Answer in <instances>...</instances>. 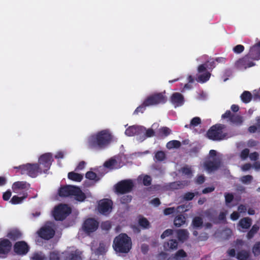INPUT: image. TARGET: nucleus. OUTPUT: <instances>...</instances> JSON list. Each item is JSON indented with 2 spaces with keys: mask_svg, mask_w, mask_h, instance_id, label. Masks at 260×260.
Segmentation results:
<instances>
[{
  "mask_svg": "<svg viewBox=\"0 0 260 260\" xmlns=\"http://www.w3.org/2000/svg\"><path fill=\"white\" fill-rule=\"evenodd\" d=\"M252 179L253 177L251 175H247L242 177L241 181L244 184H249L252 181Z\"/></svg>",
  "mask_w": 260,
  "mask_h": 260,
  "instance_id": "obj_49",
  "label": "nucleus"
},
{
  "mask_svg": "<svg viewBox=\"0 0 260 260\" xmlns=\"http://www.w3.org/2000/svg\"><path fill=\"white\" fill-rule=\"evenodd\" d=\"M211 76V74L209 72H206L203 74H201L198 77V81L202 83L207 82L209 80Z\"/></svg>",
  "mask_w": 260,
  "mask_h": 260,
  "instance_id": "obj_38",
  "label": "nucleus"
},
{
  "mask_svg": "<svg viewBox=\"0 0 260 260\" xmlns=\"http://www.w3.org/2000/svg\"><path fill=\"white\" fill-rule=\"evenodd\" d=\"M53 159L51 153H46L40 157L39 162L40 165H42L44 168V172H47L51 165Z\"/></svg>",
  "mask_w": 260,
  "mask_h": 260,
  "instance_id": "obj_11",
  "label": "nucleus"
},
{
  "mask_svg": "<svg viewBox=\"0 0 260 260\" xmlns=\"http://www.w3.org/2000/svg\"><path fill=\"white\" fill-rule=\"evenodd\" d=\"M46 256L41 252H36L33 254L31 260H46Z\"/></svg>",
  "mask_w": 260,
  "mask_h": 260,
  "instance_id": "obj_44",
  "label": "nucleus"
},
{
  "mask_svg": "<svg viewBox=\"0 0 260 260\" xmlns=\"http://www.w3.org/2000/svg\"><path fill=\"white\" fill-rule=\"evenodd\" d=\"M29 184L24 181H17L13 183L12 189L15 192H18V190L26 189Z\"/></svg>",
  "mask_w": 260,
  "mask_h": 260,
  "instance_id": "obj_25",
  "label": "nucleus"
},
{
  "mask_svg": "<svg viewBox=\"0 0 260 260\" xmlns=\"http://www.w3.org/2000/svg\"><path fill=\"white\" fill-rule=\"evenodd\" d=\"M106 252L105 245L103 243H100L99 247L95 250V253L96 255H103Z\"/></svg>",
  "mask_w": 260,
  "mask_h": 260,
  "instance_id": "obj_41",
  "label": "nucleus"
},
{
  "mask_svg": "<svg viewBox=\"0 0 260 260\" xmlns=\"http://www.w3.org/2000/svg\"><path fill=\"white\" fill-rule=\"evenodd\" d=\"M99 222L93 218H88L84 220L82 225L83 231L88 235L93 233L98 229Z\"/></svg>",
  "mask_w": 260,
  "mask_h": 260,
  "instance_id": "obj_7",
  "label": "nucleus"
},
{
  "mask_svg": "<svg viewBox=\"0 0 260 260\" xmlns=\"http://www.w3.org/2000/svg\"><path fill=\"white\" fill-rule=\"evenodd\" d=\"M12 244L9 240L3 239L0 241V254H7L12 248Z\"/></svg>",
  "mask_w": 260,
  "mask_h": 260,
  "instance_id": "obj_19",
  "label": "nucleus"
},
{
  "mask_svg": "<svg viewBox=\"0 0 260 260\" xmlns=\"http://www.w3.org/2000/svg\"><path fill=\"white\" fill-rule=\"evenodd\" d=\"M112 138L109 129H103L89 136L87 138V145L91 149L102 150L111 143Z\"/></svg>",
  "mask_w": 260,
  "mask_h": 260,
  "instance_id": "obj_1",
  "label": "nucleus"
},
{
  "mask_svg": "<svg viewBox=\"0 0 260 260\" xmlns=\"http://www.w3.org/2000/svg\"><path fill=\"white\" fill-rule=\"evenodd\" d=\"M175 211L174 207H169L164 210V214L165 215H169L174 213Z\"/></svg>",
  "mask_w": 260,
  "mask_h": 260,
  "instance_id": "obj_56",
  "label": "nucleus"
},
{
  "mask_svg": "<svg viewBox=\"0 0 260 260\" xmlns=\"http://www.w3.org/2000/svg\"><path fill=\"white\" fill-rule=\"evenodd\" d=\"M68 177L69 179L76 182L81 181L83 178L82 175L74 172H69Z\"/></svg>",
  "mask_w": 260,
  "mask_h": 260,
  "instance_id": "obj_31",
  "label": "nucleus"
},
{
  "mask_svg": "<svg viewBox=\"0 0 260 260\" xmlns=\"http://www.w3.org/2000/svg\"><path fill=\"white\" fill-rule=\"evenodd\" d=\"M166 158V154L165 152L162 151H158L155 154L154 160L156 161H162Z\"/></svg>",
  "mask_w": 260,
  "mask_h": 260,
  "instance_id": "obj_36",
  "label": "nucleus"
},
{
  "mask_svg": "<svg viewBox=\"0 0 260 260\" xmlns=\"http://www.w3.org/2000/svg\"><path fill=\"white\" fill-rule=\"evenodd\" d=\"M72 212L71 208L66 204H60L55 207L53 211V216L56 220L62 221Z\"/></svg>",
  "mask_w": 260,
  "mask_h": 260,
  "instance_id": "obj_5",
  "label": "nucleus"
},
{
  "mask_svg": "<svg viewBox=\"0 0 260 260\" xmlns=\"http://www.w3.org/2000/svg\"><path fill=\"white\" fill-rule=\"evenodd\" d=\"M116 163L115 159L111 158L104 163V166L107 168L112 169Z\"/></svg>",
  "mask_w": 260,
  "mask_h": 260,
  "instance_id": "obj_45",
  "label": "nucleus"
},
{
  "mask_svg": "<svg viewBox=\"0 0 260 260\" xmlns=\"http://www.w3.org/2000/svg\"><path fill=\"white\" fill-rule=\"evenodd\" d=\"M250 252L245 250H241L236 254V258L238 260H250Z\"/></svg>",
  "mask_w": 260,
  "mask_h": 260,
  "instance_id": "obj_28",
  "label": "nucleus"
},
{
  "mask_svg": "<svg viewBox=\"0 0 260 260\" xmlns=\"http://www.w3.org/2000/svg\"><path fill=\"white\" fill-rule=\"evenodd\" d=\"M205 180V177L201 175L197 177L196 182L198 184H202L204 182Z\"/></svg>",
  "mask_w": 260,
  "mask_h": 260,
  "instance_id": "obj_64",
  "label": "nucleus"
},
{
  "mask_svg": "<svg viewBox=\"0 0 260 260\" xmlns=\"http://www.w3.org/2000/svg\"><path fill=\"white\" fill-rule=\"evenodd\" d=\"M182 172L183 174L190 176L192 175V171L190 168L187 167H184L182 168Z\"/></svg>",
  "mask_w": 260,
  "mask_h": 260,
  "instance_id": "obj_59",
  "label": "nucleus"
},
{
  "mask_svg": "<svg viewBox=\"0 0 260 260\" xmlns=\"http://www.w3.org/2000/svg\"><path fill=\"white\" fill-rule=\"evenodd\" d=\"M165 94V92L152 94L148 96L144 101L148 107L165 104L167 101V98Z\"/></svg>",
  "mask_w": 260,
  "mask_h": 260,
  "instance_id": "obj_6",
  "label": "nucleus"
},
{
  "mask_svg": "<svg viewBox=\"0 0 260 260\" xmlns=\"http://www.w3.org/2000/svg\"><path fill=\"white\" fill-rule=\"evenodd\" d=\"M173 230L171 229H167L165 230L162 234L161 235V238L164 239L167 237H168L173 234Z\"/></svg>",
  "mask_w": 260,
  "mask_h": 260,
  "instance_id": "obj_57",
  "label": "nucleus"
},
{
  "mask_svg": "<svg viewBox=\"0 0 260 260\" xmlns=\"http://www.w3.org/2000/svg\"><path fill=\"white\" fill-rule=\"evenodd\" d=\"M176 260H181V258H184L187 256L186 253L183 250H179L174 256Z\"/></svg>",
  "mask_w": 260,
  "mask_h": 260,
  "instance_id": "obj_43",
  "label": "nucleus"
},
{
  "mask_svg": "<svg viewBox=\"0 0 260 260\" xmlns=\"http://www.w3.org/2000/svg\"><path fill=\"white\" fill-rule=\"evenodd\" d=\"M249 155V150L248 148L243 149L240 153V157L242 159H246Z\"/></svg>",
  "mask_w": 260,
  "mask_h": 260,
  "instance_id": "obj_54",
  "label": "nucleus"
},
{
  "mask_svg": "<svg viewBox=\"0 0 260 260\" xmlns=\"http://www.w3.org/2000/svg\"><path fill=\"white\" fill-rule=\"evenodd\" d=\"M206 65L207 68L210 70H212L213 68L215 67V60H212L211 61H208L206 62Z\"/></svg>",
  "mask_w": 260,
  "mask_h": 260,
  "instance_id": "obj_63",
  "label": "nucleus"
},
{
  "mask_svg": "<svg viewBox=\"0 0 260 260\" xmlns=\"http://www.w3.org/2000/svg\"><path fill=\"white\" fill-rule=\"evenodd\" d=\"M170 101L175 107L182 106L184 102V97L179 92H175L171 96Z\"/></svg>",
  "mask_w": 260,
  "mask_h": 260,
  "instance_id": "obj_20",
  "label": "nucleus"
},
{
  "mask_svg": "<svg viewBox=\"0 0 260 260\" xmlns=\"http://www.w3.org/2000/svg\"><path fill=\"white\" fill-rule=\"evenodd\" d=\"M85 177L89 180L95 181H98L100 180V178L97 176L96 174L92 171L87 172L85 174Z\"/></svg>",
  "mask_w": 260,
  "mask_h": 260,
  "instance_id": "obj_40",
  "label": "nucleus"
},
{
  "mask_svg": "<svg viewBox=\"0 0 260 260\" xmlns=\"http://www.w3.org/2000/svg\"><path fill=\"white\" fill-rule=\"evenodd\" d=\"M81 254L78 250L71 251L67 253L65 260H82Z\"/></svg>",
  "mask_w": 260,
  "mask_h": 260,
  "instance_id": "obj_22",
  "label": "nucleus"
},
{
  "mask_svg": "<svg viewBox=\"0 0 260 260\" xmlns=\"http://www.w3.org/2000/svg\"><path fill=\"white\" fill-rule=\"evenodd\" d=\"M254 60L260 59V42L251 46L247 53Z\"/></svg>",
  "mask_w": 260,
  "mask_h": 260,
  "instance_id": "obj_17",
  "label": "nucleus"
},
{
  "mask_svg": "<svg viewBox=\"0 0 260 260\" xmlns=\"http://www.w3.org/2000/svg\"><path fill=\"white\" fill-rule=\"evenodd\" d=\"M195 194L192 192H187L183 196V199L185 201H190L194 197Z\"/></svg>",
  "mask_w": 260,
  "mask_h": 260,
  "instance_id": "obj_55",
  "label": "nucleus"
},
{
  "mask_svg": "<svg viewBox=\"0 0 260 260\" xmlns=\"http://www.w3.org/2000/svg\"><path fill=\"white\" fill-rule=\"evenodd\" d=\"M169 187L172 189H178L181 188V184L177 182H174L170 184Z\"/></svg>",
  "mask_w": 260,
  "mask_h": 260,
  "instance_id": "obj_60",
  "label": "nucleus"
},
{
  "mask_svg": "<svg viewBox=\"0 0 260 260\" xmlns=\"http://www.w3.org/2000/svg\"><path fill=\"white\" fill-rule=\"evenodd\" d=\"M14 251L17 254L24 255L29 251V247L25 241H18L14 245Z\"/></svg>",
  "mask_w": 260,
  "mask_h": 260,
  "instance_id": "obj_15",
  "label": "nucleus"
},
{
  "mask_svg": "<svg viewBox=\"0 0 260 260\" xmlns=\"http://www.w3.org/2000/svg\"><path fill=\"white\" fill-rule=\"evenodd\" d=\"M220 161L219 159L215 158L214 160H208L204 162V167L207 171L211 173L217 170L220 167Z\"/></svg>",
  "mask_w": 260,
  "mask_h": 260,
  "instance_id": "obj_16",
  "label": "nucleus"
},
{
  "mask_svg": "<svg viewBox=\"0 0 260 260\" xmlns=\"http://www.w3.org/2000/svg\"><path fill=\"white\" fill-rule=\"evenodd\" d=\"M132 246L131 238L126 234L121 233L113 240V247L117 252L127 253L131 250Z\"/></svg>",
  "mask_w": 260,
  "mask_h": 260,
  "instance_id": "obj_2",
  "label": "nucleus"
},
{
  "mask_svg": "<svg viewBox=\"0 0 260 260\" xmlns=\"http://www.w3.org/2000/svg\"><path fill=\"white\" fill-rule=\"evenodd\" d=\"M225 126L216 124L212 126L207 132V137L213 141H221L226 138L227 134L223 133Z\"/></svg>",
  "mask_w": 260,
  "mask_h": 260,
  "instance_id": "obj_3",
  "label": "nucleus"
},
{
  "mask_svg": "<svg viewBox=\"0 0 260 260\" xmlns=\"http://www.w3.org/2000/svg\"><path fill=\"white\" fill-rule=\"evenodd\" d=\"M203 218L200 216L194 217L192 221V225L194 228L198 229L203 226Z\"/></svg>",
  "mask_w": 260,
  "mask_h": 260,
  "instance_id": "obj_33",
  "label": "nucleus"
},
{
  "mask_svg": "<svg viewBox=\"0 0 260 260\" xmlns=\"http://www.w3.org/2000/svg\"><path fill=\"white\" fill-rule=\"evenodd\" d=\"M225 202L226 205L231 203L234 200V195L232 193H225Z\"/></svg>",
  "mask_w": 260,
  "mask_h": 260,
  "instance_id": "obj_50",
  "label": "nucleus"
},
{
  "mask_svg": "<svg viewBox=\"0 0 260 260\" xmlns=\"http://www.w3.org/2000/svg\"><path fill=\"white\" fill-rule=\"evenodd\" d=\"M252 252L255 256L260 255V242H257L254 245Z\"/></svg>",
  "mask_w": 260,
  "mask_h": 260,
  "instance_id": "obj_48",
  "label": "nucleus"
},
{
  "mask_svg": "<svg viewBox=\"0 0 260 260\" xmlns=\"http://www.w3.org/2000/svg\"><path fill=\"white\" fill-rule=\"evenodd\" d=\"M139 224L144 229H148L149 227L150 223L147 218L142 217L139 219Z\"/></svg>",
  "mask_w": 260,
  "mask_h": 260,
  "instance_id": "obj_42",
  "label": "nucleus"
},
{
  "mask_svg": "<svg viewBox=\"0 0 260 260\" xmlns=\"http://www.w3.org/2000/svg\"><path fill=\"white\" fill-rule=\"evenodd\" d=\"M22 233L20 231L16 229L10 230L7 235V237L12 241H16L21 238Z\"/></svg>",
  "mask_w": 260,
  "mask_h": 260,
  "instance_id": "obj_24",
  "label": "nucleus"
},
{
  "mask_svg": "<svg viewBox=\"0 0 260 260\" xmlns=\"http://www.w3.org/2000/svg\"><path fill=\"white\" fill-rule=\"evenodd\" d=\"M27 197V193L25 192L23 193L22 197H19L16 195L14 196L11 199L10 202L13 205L19 204Z\"/></svg>",
  "mask_w": 260,
  "mask_h": 260,
  "instance_id": "obj_30",
  "label": "nucleus"
},
{
  "mask_svg": "<svg viewBox=\"0 0 260 260\" xmlns=\"http://www.w3.org/2000/svg\"><path fill=\"white\" fill-rule=\"evenodd\" d=\"M171 133V130L168 127L164 126L159 129V135L166 137Z\"/></svg>",
  "mask_w": 260,
  "mask_h": 260,
  "instance_id": "obj_37",
  "label": "nucleus"
},
{
  "mask_svg": "<svg viewBox=\"0 0 260 260\" xmlns=\"http://www.w3.org/2000/svg\"><path fill=\"white\" fill-rule=\"evenodd\" d=\"M38 234L40 237L45 240H49L53 237L55 231L50 226L45 225L42 227L38 231Z\"/></svg>",
  "mask_w": 260,
  "mask_h": 260,
  "instance_id": "obj_12",
  "label": "nucleus"
},
{
  "mask_svg": "<svg viewBox=\"0 0 260 260\" xmlns=\"http://www.w3.org/2000/svg\"><path fill=\"white\" fill-rule=\"evenodd\" d=\"M233 51L237 54H240L244 50V47L242 45H237L233 48Z\"/></svg>",
  "mask_w": 260,
  "mask_h": 260,
  "instance_id": "obj_53",
  "label": "nucleus"
},
{
  "mask_svg": "<svg viewBox=\"0 0 260 260\" xmlns=\"http://www.w3.org/2000/svg\"><path fill=\"white\" fill-rule=\"evenodd\" d=\"M178 243L175 239H171L164 243V248L165 250H174L178 248Z\"/></svg>",
  "mask_w": 260,
  "mask_h": 260,
  "instance_id": "obj_23",
  "label": "nucleus"
},
{
  "mask_svg": "<svg viewBox=\"0 0 260 260\" xmlns=\"http://www.w3.org/2000/svg\"><path fill=\"white\" fill-rule=\"evenodd\" d=\"M259 229V226L258 225H257V224H254L247 234V239H252L254 236V235L258 231Z\"/></svg>",
  "mask_w": 260,
  "mask_h": 260,
  "instance_id": "obj_34",
  "label": "nucleus"
},
{
  "mask_svg": "<svg viewBox=\"0 0 260 260\" xmlns=\"http://www.w3.org/2000/svg\"><path fill=\"white\" fill-rule=\"evenodd\" d=\"M134 187L131 180H124L117 183L115 185L116 191L120 194L130 192Z\"/></svg>",
  "mask_w": 260,
  "mask_h": 260,
  "instance_id": "obj_8",
  "label": "nucleus"
},
{
  "mask_svg": "<svg viewBox=\"0 0 260 260\" xmlns=\"http://www.w3.org/2000/svg\"><path fill=\"white\" fill-rule=\"evenodd\" d=\"M181 145V142L178 140H172L167 144V147L168 149L178 148Z\"/></svg>",
  "mask_w": 260,
  "mask_h": 260,
  "instance_id": "obj_35",
  "label": "nucleus"
},
{
  "mask_svg": "<svg viewBox=\"0 0 260 260\" xmlns=\"http://www.w3.org/2000/svg\"><path fill=\"white\" fill-rule=\"evenodd\" d=\"M152 178L148 175H145L143 177V184L144 186H148L151 184Z\"/></svg>",
  "mask_w": 260,
  "mask_h": 260,
  "instance_id": "obj_46",
  "label": "nucleus"
},
{
  "mask_svg": "<svg viewBox=\"0 0 260 260\" xmlns=\"http://www.w3.org/2000/svg\"><path fill=\"white\" fill-rule=\"evenodd\" d=\"M177 236L179 241L183 242L188 238V232L186 229H180L177 231Z\"/></svg>",
  "mask_w": 260,
  "mask_h": 260,
  "instance_id": "obj_26",
  "label": "nucleus"
},
{
  "mask_svg": "<svg viewBox=\"0 0 260 260\" xmlns=\"http://www.w3.org/2000/svg\"><path fill=\"white\" fill-rule=\"evenodd\" d=\"M201 123V119L199 117H195L193 118L190 123V126H197Z\"/></svg>",
  "mask_w": 260,
  "mask_h": 260,
  "instance_id": "obj_52",
  "label": "nucleus"
},
{
  "mask_svg": "<svg viewBox=\"0 0 260 260\" xmlns=\"http://www.w3.org/2000/svg\"><path fill=\"white\" fill-rule=\"evenodd\" d=\"M253 60H254L251 59L250 56L247 54L243 57L236 61L235 66L236 68L240 70L246 69L255 65Z\"/></svg>",
  "mask_w": 260,
  "mask_h": 260,
  "instance_id": "obj_9",
  "label": "nucleus"
},
{
  "mask_svg": "<svg viewBox=\"0 0 260 260\" xmlns=\"http://www.w3.org/2000/svg\"><path fill=\"white\" fill-rule=\"evenodd\" d=\"M102 228L104 230L108 231L111 228V224L109 221H106L102 223Z\"/></svg>",
  "mask_w": 260,
  "mask_h": 260,
  "instance_id": "obj_61",
  "label": "nucleus"
},
{
  "mask_svg": "<svg viewBox=\"0 0 260 260\" xmlns=\"http://www.w3.org/2000/svg\"><path fill=\"white\" fill-rule=\"evenodd\" d=\"M50 260H59V254L56 252H50L49 255Z\"/></svg>",
  "mask_w": 260,
  "mask_h": 260,
  "instance_id": "obj_58",
  "label": "nucleus"
},
{
  "mask_svg": "<svg viewBox=\"0 0 260 260\" xmlns=\"http://www.w3.org/2000/svg\"><path fill=\"white\" fill-rule=\"evenodd\" d=\"M113 206L112 201L108 199L100 200L98 203V210L103 215H108L112 211Z\"/></svg>",
  "mask_w": 260,
  "mask_h": 260,
  "instance_id": "obj_10",
  "label": "nucleus"
},
{
  "mask_svg": "<svg viewBox=\"0 0 260 260\" xmlns=\"http://www.w3.org/2000/svg\"><path fill=\"white\" fill-rule=\"evenodd\" d=\"M72 196H74L75 199L78 202H83L86 197L85 194L78 186H76Z\"/></svg>",
  "mask_w": 260,
  "mask_h": 260,
  "instance_id": "obj_21",
  "label": "nucleus"
},
{
  "mask_svg": "<svg viewBox=\"0 0 260 260\" xmlns=\"http://www.w3.org/2000/svg\"><path fill=\"white\" fill-rule=\"evenodd\" d=\"M154 134L155 132L153 129L148 128V129H146V131H145L144 133L142 135H144L143 138L144 139H145L146 138H150L154 136Z\"/></svg>",
  "mask_w": 260,
  "mask_h": 260,
  "instance_id": "obj_47",
  "label": "nucleus"
},
{
  "mask_svg": "<svg viewBox=\"0 0 260 260\" xmlns=\"http://www.w3.org/2000/svg\"><path fill=\"white\" fill-rule=\"evenodd\" d=\"M242 101L244 103H248L252 100V94L248 91H244L240 96Z\"/></svg>",
  "mask_w": 260,
  "mask_h": 260,
  "instance_id": "obj_32",
  "label": "nucleus"
},
{
  "mask_svg": "<svg viewBox=\"0 0 260 260\" xmlns=\"http://www.w3.org/2000/svg\"><path fill=\"white\" fill-rule=\"evenodd\" d=\"M222 118H228L229 121L237 125H241L243 122V118L239 115L232 113L230 110H227L222 115Z\"/></svg>",
  "mask_w": 260,
  "mask_h": 260,
  "instance_id": "obj_13",
  "label": "nucleus"
},
{
  "mask_svg": "<svg viewBox=\"0 0 260 260\" xmlns=\"http://www.w3.org/2000/svg\"><path fill=\"white\" fill-rule=\"evenodd\" d=\"M76 186L65 185L60 187L58 195L61 197L72 196Z\"/></svg>",
  "mask_w": 260,
  "mask_h": 260,
  "instance_id": "obj_18",
  "label": "nucleus"
},
{
  "mask_svg": "<svg viewBox=\"0 0 260 260\" xmlns=\"http://www.w3.org/2000/svg\"><path fill=\"white\" fill-rule=\"evenodd\" d=\"M11 194L12 193L10 190H7V191L5 192L3 195V200L4 201H8L10 199Z\"/></svg>",
  "mask_w": 260,
  "mask_h": 260,
  "instance_id": "obj_62",
  "label": "nucleus"
},
{
  "mask_svg": "<svg viewBox=\"0 0 260 260\" xmlns=\"http://www.w3.org/2000/svg\"><path fill=\"white\" fill-rule=\"evenodd\" d=\"M252 224V220L249 217H244L241 219L238 225L242 229H248Z\"/></svg>",
  "mask_w": 260,
  "mask_h": 260,
  "instance_id": "obj_27",
  "label": "nucleus"
},
{
  "mask_svg": "<svg viewBox=\"0 0 260 260\" xmlns=\"http://www.w3.org/2000/svg\"><path fill=\"white\" fill-rule=\"evenodd\" d=\"M14 168L20 170L21 174H26L32 178L36 177L38 173L42 172L38 164L28 163L18 167H15Z\"/></svg>",
  "mask_w": 260,
  "mask_h": 260,
  "instance_id": "obj_4",
  "label": "nucleus"
},
{
  "mask_svg": "<svg viewBox=\"0 0 260 260\" xmlns=\"http://www.w3.org/2000/svg\"><path fill=\"white\" fill-rule=\"evenodd\" d=\"M132 200V197L130 195H125L122 197L120 199V202L122 204H126Z\"/></svg>",
  "mask_w": 260,
  "mask_h": 260,
  "instance_id": "obj_51",
  "label": "nucleus"
},
{
  "mask_svg": "<svg viewBox=\"0 0 260 260\" xmlns=\"http://www.w3.org/2000/svg\"><path fill=\"white\" fill-rule=\"evenodd\" d=\"M146 128L143 126L132 125L129 126L125 129V134L128 136L132 137L135 135L141 136L144 133Z\"/></svg>",
  "mask_w": 260,
  "mask_h": 260,
  "instance_id": "obj_14",
  "label": "nucleus"
},
{
  "mask_svg": "<svg viewBox=\"0 0 260 260\" xmlns=\"http://www.w3.org/2000/svg\"><path fill=\"white\" fill-rule=\"evenodd\" d=\"M148 107L145 102L144 101L142 104L138 106L135 111L134 112V114H138L139 113H143L146 110V107Z\"/></svg>",
  "mask_w": 260,
  "mask_h": 260,
  "instance_id": "obj_39",
  "label": "nucleus"
},
{
  "mask_svg": "<svg viewBox=\"0 0 260 260\" xmlns=\"http://www.w3.org/2000/svg\"><path fill=\"white\" fill-rule=\"evenodd\" d=\"M185 222V217L182 214H179L175 217L174 220V224L176 226L180 227L183 225Z\"/></svg>",
  "mask_w": 260,
  "mask_h": 260,
  "instance_id": "obj_29",
  "label": "nucleus"
}]
</instances>
